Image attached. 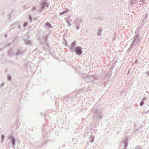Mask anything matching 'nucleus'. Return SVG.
<instances>
[{"label": "nucleus", "mask_w": 149, "mask_h": 149, "mask_svg": "<svg viewBox=\"0 0 149 149\" xmlns=\"http://www.w3.org/2000/svg\"><path fill=\"white\" fill-rule=\"evenodd\" d=\"M144 104V102H141L140 103V106H142Z\"/></svg>", "instance_id": "7ed1b4c3"}, {"label": "nucleus", "mask_w": 149, "mask_h": 149, "mask_svg": "<svg viewBox=\"0 0 149 149\" xmlns=\"http://www.w3.org/2000/svg\"><path fill=\"white\" fill-rule=\"evenodd\" d=\"M45 25L47 26H48L49 27H50V24L49 23H47L45 24Z\"/></svg>", "instance_id": "f03ea898"}, {"label": "nucleus", "mask_w": 149, "mask_h": 149, "mask_svg": "<svg viewBox=\"0 0 149 149\" xmlns=\"http://www.w3.org/2000/svg\"><path fill=\"white\" fill-rule=\"evenodd\" d=\"M75 51L76 53L79 54H81L82 53L81 49L80 47H76L75 48Z\"/></svg>", "instance_id": "f257e3e1"}, {"label": "nucleus", "mask_w": 149, "mask_h": 149, "mask_svg": "<svg viewBox=\"0 0 149 149\" xmlns=\"http://www.w3.org/2000/svg\"><path fill=\"white\" fill-rule=\"evenodd\" d=\"M26 25V24H24V26H25Z\"/></svg>", "instance_id": "20e7f679"}]
</instances>
